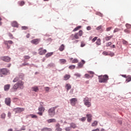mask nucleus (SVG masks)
Listing matches in <instances>:
<instances>
[{"label": "nucleus", "instance_id": "61", "mask_svg": "<svg viewBox=\"0 0 131 131\" xmlns=\"http://www.w3.org/2000/svg\"><path fill=\"white\" fill-rule=\"evenodd\" d=\"M56 129L57 131H62V128H60V127L58 128H56Z\"/></svg>", "mask_w": 131, "mask_h": 131}, {"label": "nucleus", "instance_id": "14", "mask_svg": "<svg viewBox=\"0 0 131 131\" xmlns=\"http://www.w3.org/2000/svg\"><path fill=\"white\" fill-rule=\"evenodd\" d=\"M86 116L87 117V121L88 122H92V117L93 116L92 114H87L86 115Z\"/></svg>", "mask_w": 131, "mask_h": 131}, {"label": "nucleus", "instance_id": "8", "mask_svg": "<svg viewBox=\"0 0 131 131\" xmlns=\"http://www.w3.org/2000/svg\"><path fill=\"white\" fill-rule=\"evenodd\" d=\"M39 52L38 54L39 55H45V54H46V53H47V50L44 49L43 50V48L41 47L38 49Z\"/></svg>", "mask_w": 131, "mask_h": 131}, {"label": "nucleus", "instance_id": "31", "mask_svg": "<svg viewBox=\"0 0 131 131\" xmlns=\"http://www.w3.org/2000/svg\"><path fill=\"white\" fill-rule=\"evenodd\" d=\"M32 90L34 92H37L38 91V87H37V86H35L34 87H33Z\"/></svg>", "mask_w": 131, "mask_h": 131}, {"label": "nucleus", "instance_id": "19", "mask_svg": "<svg viewBox=\"0 0 131 131\" xmlns=\"http://www.w3.org/2000/svg\"><path fill=\"white\" fill-rule=\"evenodd\" d=\"M70 77H71V76H70V75L66 74L63 77L64 80H68V79H69Z\"/></svg>", "mask_w": 131, "mask_h": 131}, {"label": "nucleus", "instance_id": "56", "mask_svg": "<svg viewBox=\"0 0 131 131\" xmlns=\"http://www.w3.org/2000/svg\"><path fill=\"white\" fill-rule=\"evenodd\" d=\"M85 77H86V78H90V75H89L88 74H85Z\"/></svg>", "mask_w": 131, "mask_h": 131}, {"label": "nucleus", "instance_id": "10", "mask_svg": "<svg viewBox=\"0 0 131 131\" xmlns=\"http://www.w3.org/2000/svg\"><path fill=\"white\" fill-rule=\"evenodd\" d=\"M1 59L2 61H4V62H10L11 61V58L9 56H2L1 57Z\"/></svg>", "mask_w": 131, "mask_h": 131}, {"label": "nucleus", "instance_id": "12", "mask_svg": "<svg viewBox=\"0 0 131 131\" xmlns=\"http://www.w3.org/2000/svg\"><path fill=\"white\" fill-rule=\"evenodd\" d=\"M11 102V98L8 97L5 99V104H6L7 106H10Z\"/></svg>", "mask_w": 131, "mask_h": 131}, {"label": "nucleus", "instance_id": "49", "mask_svg": "<svg viewBox=\"0 0 131 131\" xmlns=\"http://www.w3.org/2000/svg\"><path fill=\"white\" fill-rule=\"evenodd\" d=\"M111 29H112V27H110L106 28V31H107L108 32V31H110L111 30Z\"/></svg>", "mask_w": 131, "mask_h": 131}, {"label": "nucleus", "instance_id": "62", "mask_svg": "<svg viewBox=\"0 0 131 131\" xmlns=\"http://www.w3.org/2000/svg\"><path fill=\"white\" fill-rule=\"evenodd\" d=\"M55 127H56V128L60 127V124L57 123L55 125Z\"/></svg>", "mask_w": 131, "mask_h": 131}, {"label": "nucleus", "instance_id": "32", "mask_svg": "<svg viewBox=\"0 0 131 131\" xmlns=\"http://www.w3.org/2000/svg\"><path fill=\"white\" fill-rule=\"evenodd\" d=\"M6 114L3 113L1 115V118H2V119H5V118H6Z\"/></svg>", "mask_w": 131, "mask_h": 131}, {"label": "nucleus", "instance_id": "20", "mask_svg": "<svg viewBox=\"0 0 131 131\" xmlns=\"http://www.w3.org/2000/svg\"><path fill=\"white\" fill-rule=\"evenodd\" d=\"M11 86L10 84H6L4 86V90L5 91H9L10 90V88Z\"/></svg>", "mask_w": 131, "mask_h": 131}, {"label": "nucleus", "instance_id": "48", "mask_svg": "<svg viewBox=\"0 0 131 131\" xmlns=\"http://www.w3.org/2000/svg\"><path fill=\"white\" fill-rule=\"evenodd\" d=\"M111 45H112V42H108L106 43V47H110V46H111Z\"/></svg>", "mask_w": 131, "mask_h": 131}, {"label": "nucleus", "instance_id": "64", "mask_svg": "<svg viewBox=\"0 0 131 131\" xmlns=\"http://www.w3.org/2000/svg\"><path fill=\"white\" fill-rule=\"evenodd\" d=\"M92 131H100V130L99 129V128H97V129H93Z\"/></svg>", "mask_w": 131, "mask_h": 131}, {"label": "nucleus", "instance_id": "21", "mask_svg": "<svg viewBox=\"0 0 131 131\" xmlns=\"http://www.w3.org/2000/svg\"><path fill=\"white\" fill-rule=\"evenodd\" d=\"M56 120L55 119H50L47 120L48 123H52V122H56Z\"/></svg>", "mask_w": 131, "mask_h": 131}, {"label": "nucleus", "instance_id": "42", "mask_svg": "<svg viewBox=\"0 0 131 131\" xmlns=\"http://www.w3.org/2000/svg\"><path fill=\"white\" fill-rule=\"evenodd\" d=\"M74 76H76V77H80L81 76V75L78 73H76L74 74Z\"/></svg>", "mask_w": 131, "mask_h": 131}, {"label": "nucleus", "instance_id": "2", "mask_svg": "<svg viewBox=\"0 0 131 131\" xmlns=\"http://www.w3.org/2000/svg\"><path fill=\"white\" fill-rule=\"evenodd\" d=\"M83 34V32L82 30H80L78 33H75V34H72L70 36V38L72 40H74V39H79V36H82Z\"/></svg>", "mask_w": 131, "mask_h": 131}, {"label": "nucleus", "instance_id": "33", "mask_svg": "<svg viewBox=\"0 0 131 131\" xmlns=\"http://www.w3.org/2000/svg\"><path fill=\"white\" fill-rule=\"evenodd\" d=\"M18 5H19L20 7H22L25 5V2H24V1L18 2Z\"/></svg>", "mask_w": 131, "mask_h": 131}, {"label": "nucleus", "instance_id": "55", "mask_svg": "<svg viewBox=\"0 0 131 131\" xmlns=\"http://www.w3.org/2000/svg\"><path fill=\"white\" fill-rule=\"evenodd\" d=\"M102 54L104 55V56H107V55H108V52H106V51H104L102 53Z\"/></svg>", "mask_w": 131, "mask_h": 131}, {"label": "nucleus", "instance_id": "17", "mask_svg": "<svg viewBox=\"0 0 131 131\" xmlns=\"http://www.w3.org/2000/svg\"><path fill=\"white\" fill-rule=\"evenodd\" d=\"M11 26L12 27H18V23L16 21H13L11 23Z\"/></svg>", "mask_w": 131, "mask_h": 131}, {"label": "nucleus", "instance_id": "57", "mask_svg": "<svg viewBox=\"0 0 131 131\" xmlns=\"http://www.w3.org/2000/svg\"><path fill=\"white\" fill-rule=\"evenodd\" d=\"M12 115V114L11 113V112H8V117L9 118H11V116Z\"/></svg>", "mask_w": 131, "mask_h": 131}, {"label": "nucleus", "instance_id": "51", "mask_svg": "<svg viewBox=\"0 0 131 131\" xmlns=\"http://www.w3.org/2000/svg\"><path fill=\"white\" fill-rule=\"evenodd\" d=\"M78 67H80V68H81V67H82V66H83V64L81 62H80L78 64Z\"/></svg>", "mask_w": 131, "mask_h": 131}, {"label": "nucleus", "instance_id": "22", "mask_svg": "<svg viewBox=\"0 0 131 131\" xmlns=\"http://www.w3.org/2000/svg\"><path fill=\"white\" fill-rule=\"evenodd\" d=\"M113 37V35H112L111 36H108L105 37V39L106 41H108V40H110L111 38Z\"/></svg>", "mask_w": 131, "mask_h": 131}, {"label": "nucleus", "instance_id": "15", "mask_svg": "<svg viewBox=\"0 0 131 131\" xmlns=\"http://www.w3.org/2000/svg\"><path fill=\"white\" fill-rule=\"evenodd\" d=\"M65 49V46L63 44H62L59 48V51L60 52H63Z\"/></svg>", "mask_w": 131, "mask_h": 131}, {"label": "nucleus", "instance_id": "1", "mask_svg": "<svg viewBox=\"0 0 131 131\" xmlns=\"http://www.w3.org/2000/svg\"><path fill=\"white\" fill-rule=\"evenodd\" d=\"M24 82L22 81H19L18 82L15 83L13 87L12 88V92H16L17 90H18V88L20 89V90H23L24 86Z\"/></svg>", "mask_w": 131, "mask_h": 131}, {"label": "nucleus", "instance_id": "16", "mask_svg": "<svg viewBox=\"0 0 131 131\" xmlns=\"http://www.w3.org/2000/svg\"><path fill=\"white\" fill-rule=\"evenodd\" d=\"M67 92H68V91H69V90H71L72 86H71V84L68 83L66 84V86H65Z\"/></svg>", "mask_w": 131, "mask_h": 131}, {"label": "nucleus", "instance_id": "26", "mask_svg": "<svg viewBox=\"0 0 131 131\" xmlns=\"http://www.w3.org/2000/svg\"><path fill=\"white\" fill-rule=\"evenodd\" d=\"M96 44L97 45V46H101V39H97L96 42Z\"/></svg>", "mask_w": 131, "mask_h": 131}, {"label": "nucleus", "instance_id": "39", "mask_svg": "<svg viewBox=\"0 0 131 131\" xmlns=\"http://www.w3.org/2000/svg\"><path fill=\"white\" fill-rule=\"evenodd\" d=\"M118 31H120V29L116 28L114 30V33H116V32H118Z\"/></svg>", "mask_w": 131, "mask_h": 131}, {"label": "nucleus", "instance_id": "5", "mask_svg": "<svg viewBox=\"0 0 131 131\" xmlns=\"http://www.w3.org/2000/svg\"><path fill=\"white\" fill-rule=\"evenodd\" d=\"M58 107H59V106H54L48 110V113L49 115L51 117H54L55 114V110L58 108Z\"/></svg>", "mask_w": 131, "mask_h": 131}, {"label": "nucleus", "instance_id": "45", "mask_svg": "<svg viewBox=\"0 0 131 131\" xmlns=\"http://www.w3.org/2000/svg\"><path fill=\"white\" fill-rule=\"evenodd\" d=\"M21 29L23 30H27V29H28V27L23 26V27H21Z\"/></svg>", "mask_w": 131, "mask_h": 131}, {"label": "nucleus", "instance_id": "13", "mask_svg": "<svg viewBox=\"0 0 131 131\" xmlns=\"http://www.w3.org/2000/svg\"><path fill=\"white\" fill-rule=\"evenodd\" d=\"M39 39H34L32 41H31V43H33V45H38L40 41Z\"/></svg>", "mask_w": 131, "mask_h": 131}, {"label": "nucleus", "instance_id": "44", "mask_svg": "<svg viewBox=\"0 0 131 131\" xmlns=\"http://www.w3.org/2000/svg\"><path fill=\"white\" fill-rule=\"evenodd\" d=\"M69 69L72 70V69H74L75 68V65H72V66H70L69 67Z\"/></svg>", "mask_w": 131, "mask_h": 131}, {"label": "nucleus", "instance_id": "59", "mask_svg": "<svg viewBox=\"0 0 131 131\" xmlns=\"http://www.w3.org/2000/svg\"><path fill=\"white\" fill-rule=\"evenodd\" d=\"M88 73H89L90 74H91L92 75H94V74H95V73L93 71H89Z\"/></svg>", "mask_w": 131, "mask_h": 131}, {"label": "nucleus", "instance_id": "3", "mask_svg": "<svg viewBox=\"0 0 131 131\" xmlns=\"http://www.w3.org/2000/svg\"><path fill=\"white\" fill-rule=\"evenodd\" d=\"M99 82L100 83H106L109 79V77L107 75H101L98 76Z\"/></svg>", "mask_w": 131, "mask_h": 131}, {"label": "nucleus", "instance_id": "52", "mask_svg": "<svg viewBox=\"0 0 131 131\" xmlns=\"http://www.w3.org/2000/svg\"><path fill=\"white\" fill-rule=\"evenodd\" d=\"M102 26H99L96 28V29L97 30H102Z\"/></svg>", "mask_w": 131, "mask_h": 131}, {"label": "nucleus", "instance_id": "25", "mask_svg": "<svg viewBox=\"0 0 131 131\" xmlns=\"http://www.w3.org/2000/svg\"><path fill=\"white\" fill-rule=\"evenodd\" d=\"M17 77H18L19 79H23V78H24V74H19Z\"/></svg>", "mask_w": 131, "mask_h": 131}, {"label": "nucleus", "instance_id": "50", "mask_svg": "<svg viewBox=\"0 0 131 131\" xmlns=\"http://www.w3.org/2000/svg\"><path fill=\"white\" fill-rule=\"evenodd\" d=\"M124 32H125V33H129L130 32V30H128V29H125L124 30Z\"/></svg>", "mask_w": 131, "mask_h": 131}, {"label": "nucleus", "instance_id": "6", "mask_svg": "<svg viewBox=\"0 0 131 131\" xmlns=\"http://www.w3.org/2000/svg\"><path fill=\"white\" fill-rule=\"evenodd\" d=\"M4 43L5 45V46H6V49L9 50V49L11 48V45H13L14 42L12 40H5L4 41Z\"/></svg>", "mask_w": 131, "mask_h": 131}, {"label": "nucleus", "instance_id": "35", "mask_svg": "<svg viewBox=\"0 0 131 131\" xmlns=\"http://www.w3.org/2000/svg\"><path fill=\"white\" fill-rule=\"evenodd\" d=\"M18 80H20V79H19V77L17 76L14 79L13 82H17Z\"/></svg>", "mask_w": 131, "mask_h": 131}, {"label": "nucleus", "instance_id": "23", "mask_svg": "<svg viewBox=\"0 0 131 131\" xmlns=\"http://www.w3.org/2000/svg\"><path fill=\"white\" fill-rule=\"evenodd\" d=\"M41 131H52V128H48V127H44L41 129Z\"/></svg>", "mask_w": 131, "mask_h": 131}, {"label": "nucleus", "instance_id": "11", "mask_svg": "<svg viewBox=\"0 0 131 131\" xmlns=\"http://www.w3.org/2000/svg\"><path fill=\"white\" fill-rule=\"evenodd\" d=\"M70 101L72 106H75V104L77 102V98H72Z\"/></svg>", "mask_w": 131, "mask_h": 131}, {"label": "nucleus", "instance_id": "36", "mask_svg": "<svg viewBox=\"0 0 131 131\" xmlns=\"http://www.w3.org/2000/svg\"><path fill=\"white\" fill-rule=\"evenodd\" d=\"M8 35L9 36L10 39H13V38H14V36H13V34L12 33H8Z\"/></svg>", "mask_w": 131, "mask_h": 131}, {"label": "nucleus", "instance_id": "27", "mask_svg": "<svg viewBox=\"0 0 131 131\" xmlns=\"http://www.w3.org/2000/svg\"><path fill=\"white\" fill-rule=\"evenodd\" d=\"M80 28H81V26H78L77 27H76L75 29H74L73 31L74 32H75V31H77V30H79V29H80Z\"/></svg>", "mask_w": 131, "mask_h": 131}, {"label": "nucleus", "instance_id": "58", "mask_svg": "<svg viewBox=\"0 0 131 131\" xmlns=\"http://www.w3.org/2000/svg\"><path fill=\"white\" fill-rule=\"evenodd\" d=\"M84 46H85V44L84 43V42H81V47L82 48V47H84Z\"/></svg>", "mask_w": 131, "mask_h": 131}, {"label": "nucleus", "instance_id": "29", "mask_svg": "<svg viewBox=\"0 0 131 131\" xmlns=\"http://www.w3.org/2000/svg\"><path fill=\"white\" fill-rule=\"evenodd\" d=\"M126 81H127V82H129V81H131V76L130 75H128L127 76Z\"/></svg>", "mask_w": 131, "mask_h": 131}, {"label": "nucleus", "instance_id": "46", "mask_svg": "<svg viewBox=\"0 0 131 131\" xmlns=\"http://www.w3.org/2000/svg\"><path fill=\"white\" fill-rule=\"evenodd\" d=\"M72 63H78V60H77V59H76V58H75L72 60Z\"/></svg>", "mask_w": 131, "mask_h": 131}, {"label": "nucleus", "instance_id": "37", "mask_svg": "<svg viewBox=\"0 0 131 131\" xmlns=\"http://www.w3.org/2000/svg\"><path fill=\"white\" fill-rule=\"evenodd\" d=\"M29 116L31 117V118H37V116L33 114H30Z\"/></svg>", "mask_w": 131, "mask_h": 131}, {"label": "nucleus", "instance_id": "47", "mask_svg": "<svg viewBox=\"0 0 131 131\" xmlns=\"http://www.w3.org/2000/svg\"><path fill=\"white\" fill-rule=\"evenodd\" d=\"M122 42H123V45H128V42H127V41H126L124 39H123Z\"/></svg>", "mask_w": 131, "mask_h": 131}, {"label": "nucleus", "instance_id": "38", "mask_svg": "<svg viewBox=\"0 0 131 131\" xmlns=\"http://www.w3.org/2000/svg\"><path fill=\"white\" fill-rule=\"evenodd\" d=\"M86 120V118L85 117H83L79 119V120H80V121H82V122H84V121H85Z\"/></svg>", "mask_w": 131, "mask_h": 131}, {"label": "nucleus", "instance_id": "18", "mask_svg": "<svg viewBox=\"0 0 131 131\" xmlns=\"http://www.w3.org/2000/svg\"><path fill=\"white\" fill-rule=\"evenodd\" d=\"M71 128H76V127H77V126H76V124L74 123H71L70 124Z\"/></svg>", "mask_w": 131, "mask_h": 131}, {"label": "nucleus", "instance_id": "9", "mask_svg": "<svg viewBox=\"0 0 131 131\" xmlns=\"http://www.w3.org/2000/svg\"><path fill=\"white\" fill-rule=\"evenodd\" d=\"M0 73H2V74H3L4 75H7L8 73H9V71L6 68H3L0 69Z\"/></svg>", "mask_w": 131, "mask_h": 131}, {"label": "nucleus", "instance_id": "4", "mask_svg": "<svg viewBox=\"0 0 131 131\" xmlns=\"http://www.w3.org/2000/svg\"><path fill=\"white\" fill-rule=\"evenodd\" d=\"M83 103L85 105V106H86V107H88V108H90V107H91V106H92V99L91 98H89L88 97H85L83 99Z\"/></svg>", "mask_w": 131, "mask_h": 131}, {"label": "nucleus", "instance_id": "54", "mask_svg": "<svg viewBox=\"0 0 131 131\" xmlns=\"http://www.w3.org/2000/svg\"><path fill=\"white\" fill-rule=\"evenodd\" d=\"M46 92H49L50 91V88L49 87L44 88Z\"/></svg>", "mask_w": 131, "mask_h": 131}, {"label": "nucleus", "instance_id": "53", "mask_svg": "<svg viewBox=\"0 0 131 131\" xmlns=\"http://www.w3.org/2000/svg\"><path fill=\"white\" fill-rule=\"evenodd\" d=\"M98 38V37H95L93 39H92V42H95L97 40V39Z\"/></svg>", "mask_w": 131, "mask_h": 131}, {"label": "nucleus", "instance_id": "28", "mask_svg": "<svg viewBox=\"0 0 131 131\" xmlns=\"http://www.w3.org/2000/svg\"><path fill=\"white\" fill-rule=\"evenodd\" d=\"M38 111H39V112H45V107H43V106H41L38 108Z\"/></svg>", "mask_w": 131, "mask_h": 131}, {"label": "nucleus", "instance_id": "43", "mask_svg": "<svg viewBox=\"0 0 131 131\" xmlns=\"http://www.w3.org/2000/svg\"><path fill=\"white\" fill-rule=\"evenodd\" d=\"M66 131H71V127H67L64 128Z\"/></svg>", "mask_w": 131, "mask_h": 131}, {"label": "nucleus", "instance_id": "40", "mask_svg": "<svg viewBox=\"0 0 131 131\" xmlns=\"http://www.w3.org/2000/svg\"><path fill=\"white\" fill-rule=\"evenodd\" d=\"M125 26H126L127 29H130V28H131V25H130V24H126L125 25Z\"/></svg>", "mask_w": 131, "mask_h": 131}, {"label": "nucleus", "instance_id": "60", "mask_svg": "<svg viewBox=\"0 0 131 131\" xmlns=\"http://www.w3.org/2000/svg\"><path fill=\"white\" fill-rule=\"evenodd\" d=\"M42 112H40L37 113V114H38V115H39L40 116H42Z\"/></svg>", "mask_w": 131, "mask_h": 131}, {"label": "nucleus", "instance_id": "24", "mask_svg": "<svg viewBox=\"0 0 131 131\" xmlns=\"http://www.w3.org/2000/svg\"><path fill=\"white\" fill-rule=\"evenodd\" d=\"M59 62L60 64H65L67 62V60L65 59H59Z\"/></svg>", "mask_w": 131, "mask_h": 131}, {"label": "nucleus", "instance_id": "63", "mask_svg": "<svg viewBox=\"0 0 131 131\" xmlns=\"http://www.w3.org/2000/svg\"><path fill=\"white\" fill-rule=\"evenodd\" d=\"M87 30H91L92 29V28L90 26H88L86 28Z\"/></svg>", "mask_w": 131, "mask_h": 131}, {"label": "nucleus", "instance_id": "41", "mask_svg": "<svg viewBox=\"0 0 131 131\" xmlns=\"http://www.w3.org/2000/svg\"><path fill=\"white\" fill-rule=\"evenodd\" d=\"M25 60H29V59H30V56H28V55H25L24 57Z\"/></svg>", "mask_w": 131, "mask_h": 131}, {"label": "nucleus", "instance_id": "34", "mask_svg": "<svg viewBox=\"0 0 131 131\" xmlns=\"http://www.w3.org/2000/svg\"><path fill=\"white\" fill-rule=\"evenodd\" d=\"M98 125V121H95L92 124V126H97Z\"/></svg>", "mask_w": 131, "mask_h": 131}, {"label": "nucleus", "instance_id": "7", "mask_svg": "<svg viewBox=\"0 0 131 131\" xmlns=\"http://www.w3.org/2000/svg\"><path fill=\"white\" fill-rule=\"evenodd\" d=\"M25 110V108L21 107H16L13 109V111L15 112V113H21V112H23Z\"/></svg>", "mask_w": 131, "mask_h": 131}, {"label": "nucleus", "instance_id": "30", "mask_svg": "<svg viewBox=\"0 0 131 131\" xmlns=\"http://www.w3.org/2000/svg\"><path fill=\"white\" fill-rule=\"evenodd\" d=\"M53 55V52L48 53L46 55V58H49Z\"/></svg>", "mask_w": 131, "mask_h": 131}]
</instances>
